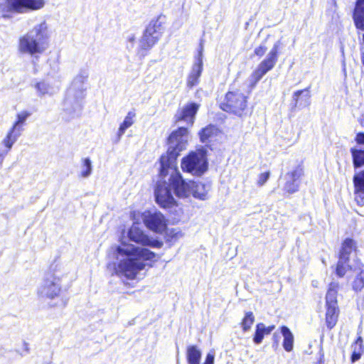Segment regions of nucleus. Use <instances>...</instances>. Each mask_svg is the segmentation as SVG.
<instances>
[{"label":"nucleus","instance_id":"1","mask_svg":"<svg viewBox=\"0 0 364 364\" xmlns=\"http://www.w3.org/2000/svg\"><path fill=\"white\" fill-rule=\"evenodd\" d=\"M127 237L131 241L143 247L136 246L122 240L120 245L116 246L114 250L116 261L113 264V268L117 275L134 279L145 269L148 262L156 260V255L145 247L161 248L163 242L149 237L134 224L129 228Z\"/></svg>","mask_w":364,"mask_h":364},{"label":"nucleus","instance_id":"2","mask_svg":"<svg viewBox=\"0 0 364 364\" xmlns=\"http://www.w3.org/2000/svg\"><path fill=\"white\" fill-rule=\"evenodd\" d=\"M50 37L48 25L43 21L19 38L18 51L23 55L36 57L47 50Z\"/></svg>","mask_w":364,"mask_h":364},{"label":"nucleus","instance_id":"3","mask_svg":"<svg viewBox=\"0 0 364 364\" xmlns=\"http://www.w3.org/2000/svg\"><path fill=\"white\" fill-rule=\"evenodd\" d=\"M69 269L63 264H54L50 267L43 284L38 289L42 298L53 299L60 295L62 282L68 277Z\"/></svg>","mask_w":364,"mask_h":364},{"label":"nucleus","instance_id":"4","mask_svg":"<svg viewBox=\"0 0 364 364\" xmlns=\"http://www.w3.org/2000/svg\"><path fill=\"white\" fill-rule=\"evenodd\" d=\"M88 77L86 70H81L74 77L68 90L65 100V110L72 117L78 114L81 110V102L85 97V82Z\"/></svg>","mask_w":364,"mask_h":364},{"label":"nucleus","instance_id":"5","mask_svg":"<svg viewBox=\"0 0 364 364\" xmlns=\"http://www.w3.org/2000/svg\"><path fill=\"white\" fill-rule=\"evenodd\" d=\"M189 138L187 128L179 127L177 130L172 132L168 139L167 152L160 158V165L176 164V159L180 152L187 148Z\"/></svg>","mask_w":364,"mask_h":364},{"label":"nucleus","instance_id":"6","mask_svg":"<svg viewBox=\"0 0 364 364\" xmlns=\"http://www.w3.org/2000/svg\"><path fill=\"white\" fill-rule=\"evenodd\" d=\"M159 177L168 178L177 197L185 198L191 196V181H186L182 178L176 164L160 165Z\"/></svg>","mask_w":364,"mask_h":364},{"label":"nucleus","instance_id":"7","mask_svg":"<svg viewBox=\"0 0 364 364\" xmlns=\"http://www.w3.org/2000/svg\"><path fill=\"white\" fill-rule=\"evenodd\" d=\"M46 0H4L0 3V15L5 19H10L14 14H26L42 9Z\"/></svg>","mask_w":364,"mask_h":364},{"label":"nucleus","instance_id":"8","mask_svg":"<svg viewBox=\"0 0 364 364\" xmlns=\"http://www.w3.org/2000/svg\"><path fill=\"white\" fill-rule=\"evenodd\" d=\"M181 168L183 171L195 176L204 173L208 168L206 151L204 149H198L191 152L182 159Z\"/></svg>","mask_w":364,"mask_h":364},{"label":"nucleus","instance_id":"9","mask_svg":"<svg viewBox=\"0 0 364 364\" xmlns=\"http://www.w3.org/2000/svg\"><path fill=\"white\" fill-rule=\"evenodd\" d=\"M247 106V97L239 90L227 92L220 103L221 109L227 112L241 117Z\"/></svg>","mask_w":364,"mask_h":364},{"label":"nucleus","instance_id":"10","mask_svg":"<svg viewBox=\"0 0 364 364\" xmlns=\"http://www.w3.org/2000/svg\"><path fill=\"white\" fill-rule=\"evenodd\" d=\"M280 43H274L266 58L258 65L256 70L250 77V82L252 86H255L260 79L276 65L278 59V50Z\"/></svg>","mask_w":364,"mask_h":364},{"label":"nucleus","instance_id":"11","mask_svg":"<svg viewBox=\"0 0 364 364\" xmlns=\"http://www.w3.org/2000/svg\"><path fill=\"white\" fill-rule=\"evenodd\" d=\"M171 189L170 182H166V178H160L156 183L154 194L156 203L163 208H171L177 205Z\"/></svg>","mask_w":364,"mask_h":364},{"label":"nucleus","instance_id":"12","mask_svg":"<svg viewBox=\"0 0 364 364\" xmlns=\"http://www.w3.org/2000/svg\"><path fill=\"white\" fill-rule=\"evenodd\" d=\"M141 217L145 226L156 233L161 234L166 229V219L159 211L146 210Z\"/></svg>","mask_w":364,"mask_h":364},{"label":"nucleus","instance_id":"13","mask_svg":"<svg viewBox=\"0 0 364 364\" xmlns=\"http://www.w3.org/2000/svg\"><path fill=\"white\" fill-rule=\"evenodd\" d=\"M33 86L36 90L38 96H52L59 91L60 81L48 77L45 80L37 82Z\"/></svg>","mask_w":364,"mask_h":364},{"label":"nucleus","instance_id":"14","mask_svg":"<svg viewBox=\"0 0 364 364\" xmlns=\"http://www.w3.org/2000/svg\"><path fill=\"white\" fill-rule=\"evenodd\" d=\"M303 175L304 169L300 165L296 166L291 171H289L285 176L286 182L284 186V190L289 194L298 191L300 180Z\"/></svg>","mask_w":364,"mask_h":364},{"label":"nucleus","instance_id":"15","mask_svg":"<svg viewBox=\"0 0 364 364\" xmlns=\"http://www.w3.org/2000/svg\"><path fill=\"white\" fill-rule=\"evenodd\" d=\"M203 70V48L198 51L195 58L194 63L187 78V85L190 87L196 86L199 82V78Z\"/></svg>","mask_w":364,"mask_h":364},{"label":"nucleus","instance_id":"16","mask_svg":"<svg viewBox=\"0 0 364 364\" xmlns=\"http://www.w3.org/2000/svg\"><path fill=\"white\" fill-rule=\"evenodd\" d=\"M198 109V105L197 104H188L177 112L176 120L177 122L184 121L191 126L194 122L195 115Z\"/></svg>","mask_w":364,"mask_h":364},{"label":"nucleus","instance_id":"17","mask_svg":"<svg viewBox=\"0 0 364 364\" xmlns=\"http://www.w3.org/2000/svg\"><path fill=\"white\" fill-rule=\"evenodd\" d=\"M355 200L358 205H364V170L353 177Z\"/></svg>","mask_w":364,"mask_h":364},{"label":"nucleus","instance_id":"18","mask_svg":"<svg viewBox=\"0 0 364 364\" xmlns=\"http://www.w3.org/2000/svg\"><path fill=\"white\" fill-rule=\"evenodd\" d=\"M210 189L209 183L191 181V196L195 198L205 200L208 199V193Z\"/></svg>","mask_w":364,"mask_h":364},{"label":"nucleus","instance_id":"19","mask_svg":"<svg viewBox=\"0 0 364 364\" xmlns=\"http://www.w3.org/2000/svg\"><path fill=\"white\" fill-rule=\"evenodd\" d=\"M157 37H154L146 31H144L142 37L139 41L137 53L141 56H144L147 51L150 50L157 42Z\"/></svg>","mask_w":364,"mask_h":364},{"label":"nucleus","instance_id":"20","mask_svg":"<svg viewBox=\"0 0 364 364\" xmlns=\"http://www.w3.org/2000/svg\"><path fill=\"white\" fill-rule=\"evenodd\" d=\"M357 247L355 242L352 239H346L343 241L340 252V257L342 259L349 260L350 255H355Z\"/></svg>","mask_w":364,"mask_h":364},{"label":"nucleus","instance_id":"21","mask_svg":"<svg viewBox=\"0 0 364 364\" xmlns=\"http://www.w3.org/2000/svg\"><path fill=\"white\" fill-rule=\"evenodd\" d=\"M219 134H220V132L213 125L205 127L199 132L200 139L203 143L213 141Z\"/></svg>","mask_w":364,"mask_h":364},{"label":"nucleus","instance_id":"22","mask_svg":"<svg viewBox=\"0 0 364 364\" xmlns=\"http://www.w3.org/2000/svg\"><path fill=\"white\" fill-rule=\"evenodd\" d=\"M202 352L195 345H190L186 348V358L188 364H200Z\"/></svg>","mask_w":364,"mask_h":364},{"label":"nucleus","instance_id":"23","mask_svg":"<svg viewBox=\"0 0 364 364\" xmlns=\"http://www.w3.org/2000/svg\"><path fill=\"white\" fill-rule=\"evenodd\" d=\"M274 328L275 326L274 325L267 327L263 323H258L256 326V331L253 338L254 342L257 344L261 343L264 335L269 334Z\"/></svg>","mask_w":364,"mask_h":364},{"label":"nucleus","instance_id":"24","mask_svg":"<svg viewBox=\"0 0 364 364\" xmlns=\"http://www.w3.org/2000/svg\"><path fill=\"white\" fill-rule=\"evenodd\" d=\"M145 31H146L149 35L157 37V39L159 40L164 31L163 23L159 18L152 20L149 23Z\"/></svg>","mask_w":364,"mask_h":364},{"label":"nucleus","instance_id":"25","mask_svg":"<svg viewBox=\"0 0 364 364\" xmlns=\"http://www.w3.org/2000/svg\"><path fill=\"white\" fill-rule=\"evenodd\" d=\"M326 322L328 328H332L336 323L338 316V305L326 306Z\"/></svg>","mask_w":364,"mask_h":364},{"label":"nucleus","instance_id":"26","mask_svg":"<svg viewBox=\"0 0 364 364\" xmlns=\"http://www.w3.org/2000/svg\"><path fill=\"white\" fill-rule=\"evenodd\" d=\"M281 333L284 338L282 345L284 350L291 352L294 347V338L293 333L288 327L284 326L281 327Z\"/></svg>","mask_w":364,"mask_h":364},{"label":"nucleus","instance_id":"27","mask_svg":"<svg viewBox=\"0 0 364 364\" xmlns=\"http://www.w3.org/2000/svg\"><path fill=\"white\" fill-rule=\"evenodd\" d=\"M338 289V284L331 282L329 284L326 296V306L338 305L337 304V292Z\"/></svg>","mask_w":364,"mask_h":364},{"label":"nucleus","instance_id":"28","mask_svg":"<svg viewBox=\"0 0 364 364\" xmlns=\"http://www.w3.org/2000/svg\"><path fill=\"white\" fill-rule=\"evenodd\" d=\"M135 117L136 113L134 111H129L127 114L118 129L119 139H120L121 136L124 134L125 131L134 123Z\"/></svg>","mask_w":364,"mask_h":364},{"label":"nucleus","instance_id":"29","mask_svg":"<svg viewBox=\"0 0 364 364\" xmlns=\"http://www.w3.org/2000/svg\"><path fill=\"white\" fill-rule=\"evenodd\" d=\"M31 115V113L28 111H22L17 114L16 120L14 123L13 126L11 127V129L15 131L16 132L21 134L23 131V125L26 122L27 118Z\"/></svg>","mask_w":364,"mask_h":364},{"label":"nucleus","instance_id":"30","mask_svg":"<svg viewBox=\"0 0 364 364\" xmlns=\"http://www.w3.org/2000/svg\"><path fill=\"white\" fill-rule=\"evenodd\" d=\"M20 136L21 134L10 129L6 136L2 139L1 144L4 146V148L10 151Z\"/></svg>","mask_w":364,"mask_h":364},{"label":"nucleus","instance_id":"31","mask_svg":"<svg viewBox=\"0 0 364 364\" xmlns=\"http://www.w3.org/2000/svg\"><path fill=\"white\" fill-rule=\"evenodd\" d=\"M165 238L167 242L175 243L184 236V232L178 228L166 229Z\"/></svg>","mask_w":364,"mask_h":364},{"label":"nucleus","instance_id":"32","mask_svg":"<svg viewBox=\"0 0 364 364\" xmlns=\"http://www.w3.org/2000/svg\"><path fill=\"white\" fill-rule=\"evenodd\" d=\"M350 154L353 158V163L355 168L360 167L364 165V149L356 147L350 148Z\"/></svg>","mask_w":364,"mask_h":364},{"label":"nucleus","instance_id":"33","mask_svg":"<svg viewBox=\"0 0 364 364\" xmlns=\"http://www.w3.org/2000/svg\"><path fill=\"white\" fill-rule=\"evenodd\" d=\"M92 171V161L89 158H85L82 160V166L80 176L82 178L89 177Z\"/></svg>","mask_w":364,"mask_h":364},{"label":"nucleus","instance_id":"34","mask_svg":"<svg viewBox=\"0 0 364 364\" xmlns=\"http://www.w3.org/2000/svg\"><path fill=\"white\" fill-rule=\"evenodd\" d=\"M255 321V316L251 311L246 312L244 318L241 322V326L244 331H247L250 329L252 325Z\"/></svg>","mask_w":364,"mask_h":364},{"label":"nucleus","instance_id":"35","mask_svg":"<svg viewBox=\"0 0 364 364\" xmlns=\"http://www.w3.org/2000/svg\"><path fill=\"white\" fill-rule=\"evenodd\" d=\"M348 261L349 260L342 259L341 257H339V260L336 267V274L338 276L343 277L346 274L347 268L350 267V265L348 264Z\"/></svg>","mask_w":364,"mask_h":364},{"label":"nucleus","instance_id":"36","mask_svg":"<svg viewBox=\"0 0 364 364\" xmlns=\"http://www.w3.org/2000/svg\"><path fill=\"white\" fill-rule=\"evenodd\" d=\"M270 176V171H267L263 173H261L258 175L256 184L258 187L263 186L266 182L269 180Z\"/></svg>","mask_w":364,"mask_h":364},{"label":"nucleus","instance_id":"37","mask_svg":"<svg viewBox=\"0 0 364 364\" xmlns=\"http://www.w3.org/2000/svg\"><path fill=\"white\" fill-rule=\"evenodd\" d=\"M353 288L355 291H360L364 287V276L358 274L353 282Z\"/></svg>","mask_w":364,"mask_h":364},{"label":"nucleus","instance_id":"38","mask_svg":"<svg viewBox=\"0 0 364 364\" xmlns=\"http://www.w3.org/2000/svg\"><path fill=\"white\" fill-rule=\"evenodd\" d=\"M352 348H353V350L351 355V360L354 363L361 358L363 348H360V346L358 348L357 346H353Z\"/></svg>","mask_w":364,"mask_h":364},{"label":"nucleus","instance_id":"39","mask_svg":"<svg viewBox=\"0 0 364 364\" xmlns=\"http://www.w3.org/2000/svg\"><path fill=\"white\" fill-rule=\"evenodd\" d=\"M301 94H304V97L306 100V103L309 104V100L310 98V94L308 90H298L294 93L293 98L295 100L296 103H299V97Z\"/></svg>","mask_w":364,"mask_h":364},{"label":"nucleus","instance_id":"40","mask_svg":"<svg viewBox=\"0 0 364 364\" xmlns=\"http://www.w3.org/2000/svg\"><path fill=\"white\" fill-rule=\"evenodd\" d=\"M136 40V37L134 34H129L127 36V48L131 50L134 48V43Z\"/></svg>","mask_w":364,"mask_h":364},{"label":"nucleus","instance_id":"41","mask_svg":"<svg viewBox=\"0 0 364 364\" xmlns=\"http://www.w3.org/2000/svg\"><path fill=\"white\" fill-rule=\"evenodd\" d=\"M215 354L213 352H209L205 358L204 364H214Z\"/></svg>","mask_w":364,"mask_h":364},{"label":"nucleus","instance_id":"42","mask_svg":"<svg viewBox=\"0 0 364 364\" xmlns=\"http://www.w3.org/2000/svg\"><path fill=\"white\" fill-rule=\"evenodd\" d=\"M355 141L359 145H364V132H359L355 137Z\"/></svg>","mask_w":364,"mask_h":364},{"label":"nucleus","instance_id":"43","mask_svg":"<svg viewBox=\"0 0 364 364\" xmlns=\"http://www.w3.org/2000/svg\"><path fill=\"white\" fill-rule=\"evenodd\" d=\"M267 50V48L264 46H259L255 49V53L257 56H262Z\"/></svg>","mask_w":364,"mask_h":364},{"label":"nucleus","instance_id":"44","mask_svg":"<svg viewBox=\"0 0 364 364\" xmlns=\"http://www.w3.org/2000/svg\"><path fill=\"white\" fill-rule=\"evenodd\" d=\"M9 151H9L8 149H6L5 148H4V149L0 148V164H2L4 159L9 154Z\"/></svg>","mask_w":364,"mask_h":364},{"label":"nucleus","instance_id":"45","mask_svg":"<svg viewBox=\"0 0 364 364\" xmlns=\"http://www.w3.org/2000/svg\"><path fill=\"white\" fill-rule=\"evenodd\" d=\"M362 343L363 339L360 336H359L353 346H357L358 348L360 346V348H362Z\"/></svg>","mask_w":364,"mask_h":364},{"label":"nucleus","instance_id":"46","mask_svg":"<svg viewBox=\"0 0 364 364\" xmlns=\"http://www.w3.org/2000/svg\"><path fill=\"white\" fill-rule=\"evenodd\" d=\"M312 285H313L314 287H318V282H317V281H313V282H312Z\"/></svg>","mask_w":364,"mask_h":364}]
</instances>
